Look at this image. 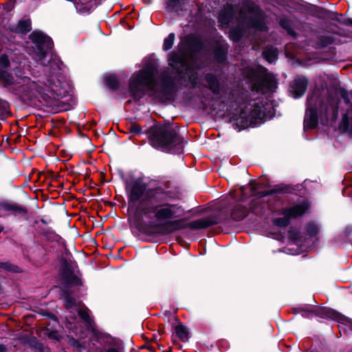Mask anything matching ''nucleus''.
Returning <instances> with one entry per match:
<instances>
[{
    "instance_id": "obj_1",
    "label": "nucleus",
    "mask_w": 352,
    "mask_h": 352,
    "mask_svg": "<svg viewBox=\"0 0 352 352\" xmlns=\"http://www.w3.org/2000/svg\"><path fill=\"white\" fill-rule=\"evenodd\" d=\"M129 206L133 210L132 224L148 241L154 239V184L152 179L141 176L127 182Z\"/></svg>"
},
{
    "instance_id": "obj_2",
    "label": "nucleus",
    "mask_w": 352,
    "mask_h": 352,
    "mask_svg": "<svg viewBox=\"0 0 352 352\" xmlns=\"http://www.w3.org/2000/svg\"><path fill=\"white\" fill-rule=\"evenodd\" d=\"M11 59L7 53L0 54V85L10 91L29 98L41 96L44 98L46 91L56 92V90L48 80L49 85L38 83L29 77L19 75L15 72L14 75L8 72L10 67Z\"/></svg>"
},
{
    "instance_id": "obj_3",
    "label": "nucleus",
    "mask_w": 352,
    "mask_h": 352,
    "mask_svg": "<svg viewBox=\"0 0 352 352\" xmlns=\"http://www.w3.org/2000/svg\"><path fill=\"white\" fill-rule=\"evenodd\" d=\"M338 99L333 97L321 98L320 91H314L307 98L304 127L305 129L316 127L318 117L321 120H336L338 116Z\"/></svg>"
},
{
    "instance_id": "obj_4",
    "label": "nucleus",
    "mask_w": 352,
    "mask_h": 352,
    "mask_svg": "<svg viewBox=\"0 0 352 352\" xmlns=\"http://www.w3.org/2000/svg\"><path fill=\"white\" fill-rule=\"evenodd\" d=\"M154 80V59L152 57L144 60L142 70L135 72L130 78L129 89L134 100L140 99L149 89Z\"/></svg>"
},
{
    "instance_id": "obj_5",
    "label": "nucleus",
    "mask_w": 352,
    "mask_h": 352,
    "mask_svg": "<svg viewBox=\"0 0 352 352\" xmlns=\"http://www.w3.org/2000/svg\"><path fill=\"white\" fill-rule=\"evenodd\" d=\"M183 45L182 41L179 53H172L169 56V65L179 74L185 86H195L197 83V74L187 65V52L184 50Z\"/></svg>"
},
{
    "instance_id": "obj_6",
    "label": "nucleus",
    "mask_w": 352,
    "mask_h": 352,
    "mask_svg": "<svg viewBox=\"0 0 352 352\" xmlns=\"http://www.w3.org/2000/svg\"><path fill=\"white\" fill-rule=\"evenodd\" d=\"M157 126L155 125V129ZM155 146L162 151L178 154L183 151V144L175 129L166 127L159 135L155 134Z\"/></svg>"
},
{
    "instance_id": "obj_7",
    "label": "nucleus",
    "mask_w": 352,
    "mask_h": 352,
    "mask_svg": "<svg viewBox=\"0 0 352 352\" xmlns=\"http://www.w3.org/2000/svg\"><path fill=\"white\" fill-rule=\"evenodd\" d=\"M217 223V221L212 218L197 219L188 223H186L184 219H179L166 222L164 226L162 232L171 233L187 227L193 230L204 229Z\"/></svg>"
},
{
    "instance_id": "obj_8",
    "label": "nucleus",
    "mask_w": 352,
    "mask_h": 352,
    "mask_svg": "<svg viewBox=\"0 0 352 352\" xmlns=\"http://www.w3.org/2000/svg\"><path fill=\"white\" fill-rule=\"evenodd\" d=\"M309 207V204L307 201L296 204L289 209L285 210L283 212L284 217L275 219L274 223L280 227H285L288 225L291 217H297L303 214Z\"/></svg>"
},
{
    "instance_id": "obj_9",
    "label": "nucleus",
    "mask_w": 352,
    "mask_h": 352,
    "mask_svg": "<svg viewBox=\"0 0 352 352\" xmlns=\"http://www.w3.org/2000/svg\"><path fill=\"white\" fill-rule=\"evenodd\" d=\"M30 38L36 44L34 48V58L41 65H45L46 56L45 43L50 41L49 38L39 32H32L30 34Z\"/></svg>"
},
{
    "instance_id": "obj_10",
    "label": "nucleus",
    "mask_w": 352,
    "mask_h": 352,
    "mask_svg": "<svg viewBox=\"0 0 352 352\" xmlns=\"http://www.w3.org/2000/svg\"><path fill=\"white\" fill-rule=\"evenodd\" d=\"M265 117V112L263 110V107L258 104H254L250 108V112L247 114L245 111H243L239 118L236 120H241V122L243 126L250 124H256L261 122Z\"/></svg>"
},
{
    "instance_id": "obj_11",
    "label": "nucleus",
    "mask_w": 352,
    "mask_h": 352,
    "mask_svg": "<svg viewBox=\"0 0 352 352\" xmlns=\"http://www.w3.org/2000/svg\"><path fill=\"white\" fill-rule=\"evenodd\" d=\"M308 80L305 76H298L294 80L292 86V91L295 98L302 96L307 87Z\"/></svg>"
},
{
    "instance_id": "obj_12",
    "label": "nucleus",
    "mask_w": 352,
    "mask_h": 352,
    "mask_svg": "<svg viewBox=\"0 0 352 352\" xmlns=\"http://www.w3.org/2000/svg\"><path fill=\"white\" fill-rule=\"evenodd\" d=\"M9 30L16 34H26L32 30V23L30 19H22L16 24L10 25Z\"/></svg>"
},
{
    "instance_id": "obj_13",
    "label": "nucleus",
    "mask_w": 352,
    "mask_h": 352,
    "mask_svg": "<svg viewBox=\"0 0 352 352\" xmlns=\"http://www.w3.org/2000/svg\"><path fill=\"white\" fill-rule=\"evenodd\" d=\"M131 132L140 135H144L145 138L148 139V142L150 145L153 147L154 146V127L151 126L143 131H142L141 127L138 124H133L131 126Z\"/></svg>"
},
{
    "instance_id": "obj_14",
    "label": "nucleus",
    "mask_w": 352,
    "mask_h": 352,
    "mask_svg": "<svg viewBox=\"0 0 352 352\" xmlns=\"http://www.w3.org/2000/svg\"><path fill=\"white\" fill-rule=\"evenodd\" d=\"M0 210H5L14 215L25 214L27 211L24 207L15 203L10 202H1Z\"/></svg>"
},
{
    "instance_id": "obj_15",
    "label": "nucleus",
    "mask_w": 352,
    "mask_h": 352,
    "mask_svg": "<svg viewBox=\"0 0 352 352\" xmlns=\"http://www.w3.org/2000/svg\"><path fill=\"white\" fill-rule=\"evenodd\" d=\"M175 206L165 205L161 208L155 206V217L157 219H169L173 217L175 210Z\"/></svg>"
},
{
    "instance_id": "obj_16",
    "label": "nucleus",
    "mask_w": 352,
    "mask_h": 352,
    "mask_svg": "<svg viewBox=\"0 0 352 352\" xmlns=\"http://www.w3.org/2000/svg\"><path fill=\"white\" fill-rule=\"evenodd\" d=\"M234 9L232 7H229L224 10L221 11L219 16V21L222 28H226L233 18Z\"/></svg>"
},
{
    "instance_id": "obj_17",
    "label": "nucleus",
    "mask_w": 352,
    "mask_h": 352,
    "mask_svg": "<svg viewBox=\"0 0 352 352\" xmlns=\"http://www.w3.org/2000/svg\"><path fill=\"white\" fill-rule=\"evenodd\" d=\"M263 55L269 63H272L277 58V50L273 47L267 46L264 50Z\"/></svg>"
},
{
    "instance_id": "obj_18",
    "label": "nucleus",
    "mask_w": 352,
    "mask_h": 352,
    "mask_svg": "<svg viewBox=\"0 0 352 352\" xmlns=\"http://www.w3.org/2000/svg\"><path fill=\"white\" fill-rule=\"evenodd\" d=\"M206 80L212 92L217 94L219 91V82L217 78L212 74H208L206 76Z\"/></svg>"
},
{
    "instance_id": "obj_19",
    "label": "nucleus",
    "mask_w": 352,
    "mask_h": 352,
    "mask_svg": "<svg viewBox=\"0 0 352 352\" xmlns=\"http://www.w3.org/2000/svg\"><path fill=\"white\" fill-rule=\"evenodd\" d=\"M247 215V210L241 206H236L232 213V217L236 221H240L243 219L245 216Z\"/></svg>"
},
{
    "instance_id": "obj_20",
    "label": "nucleus",
    "mask_w": 352,
    "mask_h": 352,
    "mask_svg": "<svg viewBox=\"0 0 352 352\" xmlns=\"http://www.w3.org/2000/svg\"><path fill=\"white\" fill-rule=\"evenodd\" d=\"M63 277L69 283L80 284V279L70 270H65L63 273Z\"/></svg>"
},
{
    "instance_id": "obj_21",
    "label": "nucleus",
    "mask_w": 352,
    "mask_h": 352,
    "mask_svg": "<svg viewBox=\"0 0 352 352\" xmlns=\"http://www.w3.org/2000/svg\"><path fill=\"white\" fill-rule=\"evenodd\" d=\"M77 306L76 299L71 296L68 294H65V307L66 309H69L74 308Z\"/></svg>"
},
{
    "instance_id": "obj_22",
    "label": "nucleus",
    "mask_w": 352,
    "mask_h": 352,
    "mask_svg": "<svg viewBox=\"0 0 352 352\" xmlns=\"http://www.w3.org/2000/svg\"><path fill=\"white\" fill-rule=\"evenodd\" d=\"M175 333L179 339L184 341L188 338V331L185 327L182 325H178L175 328Z\"/></svg>"
},
{
    "instance_id": "obj_23",
    "label": "nucleus",
    "mask_w": 352,
    "mask_h": 352,
    "mask_svg": "<svg viewBox=\"0 0 352 352\" xmlns=\"http://www.w3.org/2000/svg\"><path fill=\"white\" fill-rule=\"evenodd\" d=\"M0 270L12 272H18L19 267L9 262H0Z\"/></svg>"
},
{
    "instance_id": "obj_24",
    "label": "nucleus",
    "mask_w": 352,
    "mask_h": 352,
    "mask_svg": "<svg viewBox=\"0 0 352 352\" xmlns=\"http://www.w3.org/2000/svg\"><path fill=\"white\" fill-rule=\"evenodd\" d=\"M106 84L111 89H116L119 84L118 80L116 76H109L106 78Z\"/></svg>"
},
{
    "instance_id": "obj_25",
    "label": "nucleus",
    "mask_w": 352,
    "mask_h": 352,
    "mask_svg": "<svg viewBox=\"0 0 352 352\" xmlns=\"http://www.w3.org/2000/svg\"><path fill=\"white\" fill-rule=\"evenodd\" d=\"M43 334L49 338L54 340H58L60 338V335L57 331H52L47 328L43 330Z\"/></svg>"
},
{
    "instance_id": "obj_26",
    "label": "nucleus",
    "mask_w": 352,
    "mask_h": 352,
    "mask_svg": "<svg viewBox=\"0 0 352 352\" xmlns=\"http://www.w3.org/2000/svg\"><path fill=\"white\" fill-rule=\"evenodd\" d=\"M175 39L174 34H170L167 38H165L164 41V49L165 50H168L170 49L173 45V41Z\"/></svg>"
},
{
    "instance_id": "obj_27",
    "label": "nucleus",
    "mask_w": 352,
    "mask_h": 352,
    "mask_svg": "<svg viewBox=\"0 0 352 352\" xmlns=\"http://www.w3.org/2000/svg\"><path fill=\"white\" fill-rule=\"evenodd\" d=\"M79 316L86 322L90 323L91 318L89 314V310L87 309H80L78 311Z\"/></svg>"
},
{
    "instance_id": "obj_28",
    "label": "nucleus",
    "mask_w": 352,
    "mask_h": 352,
    "mask_svg": "<svg viewBox=\"0 0 352 352\" xmlns=\"http://www.w3.org/2000/svg\"><path fill=\"white\" fill-rule=\"evenodd\" d=\"M263 83L267 89H272L275 85V80L272 76H266L263 80Z\"/></svg>"
},
{
    "instance_id": "obj_29",
    "label": "nucleus",
    "mask_w": 352,
    "mask_h": 352,
    "mask_svg": "<svg viewBox=\"0 0 352 352\" xmlns=\"http://www.w3.org/2000/svg\"><path fill=\"white\" fill-rule=\"evenodd\" d=\"M225 52L223 49H219L216 53L215 56L219 62H223L225 60Z\"/></svg>"
},
{
    "instance_id": "obj_30",
    "label": "nucleus",
    "mask_w": 352,
    "mask_h": 352,
    "mask_svg": "<svg viewBox=\"0 0 352 352\" xmlns=\"http://www.w3.org/2000/svg\"><path fill=\"white\" fill-rule=\"evenodd\" d=\"M186 42L189 44H193V46H190L189 50L191 51H196L198 50V46H194V45H197L199 43V41L196 39H192L191 38H188L186 40Z\"/></svg>"
},
{
    "instance_id": "obj_31",
    "label": "nucleus",
    "mask_w": 352,
    "mask_h": 352,
    "mask_svg": "<svg viewBox=\"0 0 352 352\" xmlns=\"http://www.w3.org/2000/svg\"><path fill=\"white\" fill-rule=\"evenodd\" d=\"M308 232L311 235H316L318 232V228L316 226L309 225L308 227Z\"/></svg>"
},
{
    "instance_id": "obj_32",
    "label": "nucleus",
    "mask_w": 352,
    "mask_h": 352,
    "mask_svg": "<svg viewBox=\"0 0 352 352\" xmlns=\"http://www.w3.org/2000/svg\"><path fill=\"white\" fill-rule=\"evenodd\" d=\"M76 9L81 13H86V12H89V10L87 9V7L85 6H83L82 4H79L78 3L76 5Z\"/></svg>"
},
{
    "instance_id": "obj_33",
    "label": "nucleus",
    "mask_w": 352,
    "mask_h": 352,
    "mask_svg": "<svg viewBox=\"0 0 352 352\" xmlns=\"http://www.w3.org/2000/svg\"><path fill=\"white\" fill-rule=\"evenodd\" d=\"M230 36L234 41H237L240 38V34H236L234 30L230 32Z\"/></svg>"
},
{
    "instance_id": "obj_34",
    "label": "nucleus",
    "mask_w": 352,
    "mask_h": 352,
    "mask_svg": "<svg viewBox=\"0 0 352 352\" xmlns=\"http://www.w3.org/2000/svg\"><path fill=\"white\" fill-rule=\"evenodd\" d=\"M250 23L251 26L254 27L257 29L263 30V26L261 24H260L258 23H256L254 21L250 22Z\"/></svg>"
},
{
    "instance_id": "obj_35",
    "label": "nucleus",
    "mask_w": 352,
    "mask_h": 352,
    "mask_svg": "<svg viewBox=\"0 0 352 352\" xmlns=\"http://www.w3.org/2000/svg\"><path fill=\"white\" fill-rule=\"evenodd\" d=\"M7 351V349L6 347V346L3 345V344H0V352H6Z\"/></svg>"
},
{
    "instance_id": "obj_36",
    "label": "nucleus",
    "mask_w": 352,
    "mask_h": 352,
    "mask_svg": "<svg viewBox=\"0 0 352 352\" xmlns=\"http://www.w3.org/2000/svg\"><path fill=\"white\" fill-rule=\"evenodd\" d=\"M104 352H119V351H118V349H116L115 348H109V349H107Z\"/></svg>"
},
{
    "instance_id": "obj_37",
    "label": "nucleus",
    "mask_w": 352,
    "mask_h": 352,
    "mask_svg": "<svg viewBox=\"0 0 352 352\" xmlns=\"http://www.w3.org/2000/svg\"><path fill=\"white\" fill-rule=\"evenodd\" d=\"M249 15L251 17L252 16H255L256 17H257V14H256V13L255 12V11L254 10L250 12Z\"/></svg>"
},
{
    "instance_id": "obj_38",
    "label": "nucleus",
    "mask_w": 352,
    "mask_h": 352,
    "mask_svg": "<svg viewBox=\"0 0 352 352\" xmlns=\"http://www.w3.org/2000/svg\"><path fill=\"white\" fill-rule=\"evenodd\" d=\"M253 88L254 89H256V91H263V89L261 88L256 87V85H254V87Z\"/></svg>"
},
{
    "instance_id": "obj_39",
    "label": "nucleus",
    "mask_w": 352,
    "mask_h": 352,
    "mask_svg": "<svg viewBox=\"0 0 352 352\" xmlns=\"http://www.w3.org/2000/svg\"><path fill=\"white\" fill-rule=\"evenodd\" d=\"M343 122L344 123H346L347 122V116H344V118H343Z\"/></svg>"
},
{
    "instance_id": "obj_40",
    "label": "nucleus",
    "mask_w": 352,
    "mask_h": 352,
    "mask_svg": "<svg viewBox=\"0 0 352 352\" xmlns=\"http://www.w3.org/2000/svg\"><path fill=\"white\" fill-rule=\"evenodd\" d=\"M158 190H159L155 188V195L159 193Z\"/></svg>"
},
{
    "instance_id": "obj_41",
    "label": "nucleus",
    "mask_w": 352,
    "mask_h": 352,
    "mask_svg": "<svg viewBox=\"0 0 352 352\" xmlns=\"http://www.w3.org/2000/svg\"><path fill=\"white\" fill-rule=\"evenodd\" d=\"M349 24H351V25H352V19H350V20L349 21Z\"/></svg>"
},
{
    "instance_id": "obj_42",
    "label": "nucleus",
    "mask_w": 352,
    "mask_h": 352,
    "mask_svg": "<svg viewBox=\"0 0 352 352\" xmlns=\"http://www.w3.org/2000/svg\"><path fill=\"white\" fill-rule=\"evenodd\" d=\"M158 230H159V229H158V228H157V227L155 226V232H158Z\"/></svg>"
},
{
    "instance_id": "obj_43",
    "label": "nucleus",
    "mask_w": 352,
    "mask_h": 352,
    "mask_svg": "<svg viewBox=\"0 0 352 352\" xmlns=\"http://www.w3.org/2000/svg\"><path fill=\"white\" fill-rule=\"evenodd\" d=\"M346 128H347V129H349V123H346Z\"/></svg>"
},
{
    "instance_id": "obj_44",
    "label": "nucleus",
    "mask_w": 352,
    "mask_h": 352,
    "mask_svg": "<svg viewBox=\"0 0 352 352\" xmlns=\"http://www.w3.org/2000/svg\"><path fill=\"white\" fill-rule=\"evenodd\" d=\"M281 24H282V25H284V21H281Z\"/></svg>"
},
{
    "instance_id": "obj_45",
    "label": "nucleus",
    "mask_w": 352,
    "mask_h": 352,
    "mask_svg": "<svg viewBox=\"0 0 352 352\" xmlns=\"http://www.w3.org/2000/svg\"><path fill=\"white\" fill-rule=\"evenodd\" d=\"M243 11H241V15H243ZM242 17L243 18V16H242Z\"/></svg>"
}]
</instances>
